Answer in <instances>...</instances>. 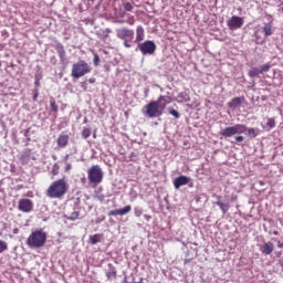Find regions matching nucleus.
<instances>
[{
	"instance_id": "36",
	"label": "nucleus",
	"mask_w": 283,
	"mask_h": 283,
	"mask_svg": "<svg viewBox=\"0 0 283 283\" xmlns=\"http://www.w3.org/2000/svg\"><path fill=\"white\" fill-rule=\"evenodd\" d=\"M259 70H260V72H262V74H264V72H269L271 70V65L270 64H264Z\"/></svg>"
},
{
	"instance_id": "26",
	"label": "nucleus",
	"mask_w": 283,
	"mask_h": 283,
	"mask_svg": "<svg viewBox=\"0 0 283 283\" xmlns=\"http://www.w3.org/2000/svg\"><path fill=\"white\" fill-rule=\"evenodd\" d=\"M260 74H262V71H260V69L256 67L249 71V76L251 78H255V76H260Z\"/></svg>"
},
{
	"instance_id": "8",
	"label": "nucleus",
	"mask_w": 283,
	"mask_h": 283,
	"mask_svg": "<svg viewBox=\"0 0 283 283\" xmlns=\"http://www.w3.org/2000/svg\"><path fill=\"white\" fill-rule=\"evenodd\" d=\"M138 49L144 56L147 54H154L156 52V43H154L151 40H147L144 43H140Z\"/></svg>"
},
{
	"instance_id": "13",
	"label": "nucleus",
	"mask_w": 283,
	"mask_h": 283,
	"mask_svg": "<svg viewBox=\"0 0 283 283\" xmlns=\"http://www.w3.org/2000/svg\"><path fill=\"white\" fill-rule=\"evenodd\" d=\"M70 144V135L62 133L57 137V147H61V149L65 148L66 145Z\"/></svg>"
},
{
	"instance_id": "46",
	"label": "nucleus",
	"mask_w": 283,
	"mask_h": 283,
	"mask_svg": "<svg viewBox=\"0 0 283 283\" xmlns=\"http://www.w3.org/2000/svg\"><path fill=\"white\" fill-rule=\"evenodd\" d=\"M85 85H87L85 82H84V83H82V87H84V90L86 91V90H87V87H85Z\"/></svg>"
},
{
	"instance_id": "20",
	"label": "nucleus",
	"mask_w": 283,
	"mask_h": 283,
	"mask_svg": "<svg viewBox=\"0 0 283 283\" xmlns=\"http://www.w3.org/2000/svg\"><path fill=\"white\" fill-rule=\"evenodd\" d=\"M50 109L54 113V117L56 118V114H59V105H56V99H54V97L50 101Z\"/></svg>"
},
{
	"instance_id": "44",
	"label": "nucleus",
	"mask_w": 283,
	"mask_h": 283,
	"mask_svg": "<svg viewBox=\"0 0 283 283\" xmlns=\"http://www.w3.org/2000/svg\"><path fill=\"white\" fill-rule=\"evenodd\" d=\"M34 85H35L36 87H39V86L41 85V82H39V80H36V81L34 82Z\"/></svg>"
},
{
	"instance_id": "22",
	"label": "nucleus",
	"mask_w": 283,
	"mask_h": 283,
	"mask_svg": "<svg viewBox=\"0 0 283 283\" xmlns=\"http://www.w3.org/2000/svg\"><path fill=\"white\" fill-rule=\"evenodd\" d=\"M55 50L60 59H65V48L63 46V44L61 43L55 44Z\"/></svg>"
},
{
	"instance_id": "27",
	"label": "nucleus",
	"mask_w": 283,
	"mask_h": 283,
	"mask_svg": "<svg viewBox=\"0 0 283 283\" xmlns=\"http://www.w3.org/2000/svg\"><path fill=\"white\" fill-rule=\"evenodd\" d=\"M91 136H92V129L84 128L82 130V138H84L85 140H87V138H90Z\"/></svg>"
},
{
	"instance_id": "1",
	"label": "nucleus",
	"mask_w": 283,
	"mask_h": 283,
	"mask_svg": "<svg viewBox=\"0 0 283 283\" xmlns=\"http://www.w3.org/2000/svg\"><path fill=\"white\" fill-rule=\"evenodd\" d=\"M168 103L167 96H159L157 101H151L146 104L142 112L144 116H147L148 118H159V116H163L165 113Z\"/></svg>"
},
{
	"instance_id": "50",
	"label": "nucleus",
	"mask_w": 283,
	"mask_h": 283,
	"mask_svg": "<svg viewBox=\"0 0 283 283\" xmlns=\"http://www.w3.org/2000/svg\"><path fill=\"white\" fill-rule=\"evenodd\" d=\"M187 262H191V260H185V264H187Z\"/></svg>"
},
{
	"instance_id": "47",
	"label": "nucleus",
	"mask_w": 283,
	"mask_h": 283,
	"mask_svg": "<svg viewBox=\"0 0 283 283\" xmlns=\"http://www.w3.org/2000/svg\"><path fill=\"white\" fill-rule=\"evenodd\" d=\"M125 283H144L143 279L139 282H125Z\"/></svg>"
},
{
	"instance_id": "14",
	"label": "nucleus",
	"mask_w": 283,
	"mask_h": 283,
	"mask_svg": "<svg viewBox=\"0 0 283 283\" xmlns=\"http://www.w3.org/2000/svg\"><path fill=\"white\" fill-rule=\"evenodd\" d=\"M31 156H32V150L30 148L24 149L20 156L21 165H28L30 163Z\"/></svg>"
},
{
	"instance_id": "37",
	"label": "nucleus",
	"mask_w": 283,
	"mask_h": 283,
	"mask_svg": "<svg viewBox=\"0 0 283 283\" xmlns=\"http://www.w3.org/2000/svg\"><path fill=\"white\" fill-rule=\"evenodd\" d=\"M80 216H81V213L78 211H73L71 213L70 220H78Z\"/></svg>"
},
{
	"instance_id": "29",
	"label": "nucleus",
	"mask_w": 283,
	"mask_h": 283,
	"mask_svg": "<svg viewBox=\"0 0 283 283\" xmlns=\"http://www.w3.org/2000/svg\"><path fill=\"white\" fill-rule=\"evenodd\" d=\"M266 127H269V129H273V127H275V118H268Z\"/></svg>"
},
{
	"instance_id": "23",
	"label": "nucleus",
	"mask_w": 283,
	"mask_h": 283,
	"mask_svg": "<svg viewBox=\"0 0 283 283\" xmlns=\"http://www.w3.org/2000/svg\"><path fill=\"white\" fill-rule=\"evenodd\" d=\"M216 206L219 207L223 214H226L229 211V203H224L222 201H216Z\"/></svg>"
},
{
	"instance_id": "41",
	"label": "nucleus",
	"mask_w": 283,
	"mask_h": 283,
	"mask_svg": "<svg viewBox=\"0 0 283 283\" xmlns=\"http://www.w3.org/2000/svg\"><path fill=\"white\" fill-rule=\"evenodd\" d=\"M124 46L125 48H132V45L129 44V42L127 40H124Z\"/></svg>"
},
{
	"instance_id": "32",
	"label": "nucleus",
	"mask_w": 283,
	"mask_h": 283,
	"mask_svg": "<svg viewBox=\"0 0 283 283\" xmlns=\"http://www.w3.org/2000/svg\"><path fill=\"white\" fill-rule=\"evenodd\" d=\"M61 169V167L59 166V164H54L53 168H52V175L53 176H59V170Z\"/></svg>"
},
{
	"instance_id": "18",
	"label": "nucleus",
	"mask_w": 283,
	"mask_h": 283,
	"mask_svg": "<svg viewBox=\"0 0 283 283\" xmlns=\"http://www.w3.org/2000/svg\"><path fill=\"white\" fill-rule=\"evenodd\" d=\"M191 101V96L187 92H180L177 96L178 103H189Z\"/></svg>"
},
{
	"instance_id": "33",
	"label": "nucleus",
	"mask_w": 283,
	"mask_h": 283,
	"mask_svg": "<svg viewBox=\"0 0 283 283\" xmlns=\"http://www.w3.org/2000/svg\"><path fill=\"white\" fill-rule=\"evenodd\" d=\"M124 10H125L126 12H132V10H134V6H133L132 3H129V2H126V3L124 4Z\"/></svg>"
},
{
	"instance_id": "21",
	"label": "nucleus",
	"mask_w": 283,
	"mask_h": 283,
	"mask_svg": "<svg viewBox=\"0 0 283 283\" xmlns=\"http://www.w3.org/2000/svg\"><path fill=\"white\" fill-rule=\"evenodd\" d=\"M111 32H112V30H109V29L101 30L99 32H97V36H98V39H102V41H105V39H109Z\"/></svg>"
},
{
	"instance_id": "11",
	"label": "nucleus",
	"mask_w": 283,
	"mask_h": 283,
	"mask_svg": "<svg viewBox=\"0 0 283 283\" xmlns=\"http://www.w3.org/2000/svg\"><path fill=\"white\" fill-rule=\"evenodd\" d=\"M189 182H191V178L181 175L174 180V187L175 189H179L181 187H185V185H189Z\"/></svg>"
},
{
	"instance_id": "6",
	"label": "nucleus",
	"mask_w": 283,
	"mask_h": 283,
	"mask_svg": "<svg viewBox=\"0 0 283 283\" xmlns=\"http://www.w3.org/2000/svg\"><path fill=\"white\" fill-rule=\"evenodd\" d=\"M87 178L91 185H101L103 182V169L101 166L94 165L87 170Z\"/></svg>"
},
{
	"instance_id": "40",
	"label": "nucleus",
	"mask_w": 283,
	"mask_h": 283,
	"mask_svg": "<svg viewBox=\"0 0 283 283\" xmlns=\"http://www.w3.org/2000/svg\"><path fill=\"white\" fill-rule=\"evenodd\" d=\"M71 170H72V164L66 163V164H65L64 171L67 174V172L71 171Z\"/></svg>"
},
{
	"instance_id": "31",
	"label": "nucleus",
	"mask_w": 283,
	"mask_h": 283,
	"mask_svg": "<svg viewBox=\"0 0 283 283\" xmlns=\"http://www.w3.org/2000/svg\"><path fill=\"white\" fill-rule=\"evenodd\" d=\"M106 277L107 280H112V277H116V269H113L112 271L109 272H106Z\"/></svg>"
},
{
	"instance_id": "4",
	"label": "nucleus",
	"mask_w": 283,
	"mask_h": 283,
	"mask_svg": "<svg viewBox=\"0 0 283 283\" xmlns=\"http://www.w3.org/2000/svg\"><path fill=\"white\" fill-rule=\"evenodd\" d=\"M90 72H92L90 64L84 60H80L72 65L71 76L72 78H81L85 76V74H90Z\"/></svg>"
},
{
	"instance_id": "45",
	"label": "nucleus",
	"mask_w": 283,
	"mask_h": 283,
	"mask_svg": "<svg viewBox=\"0 0 283 283\" xmlns=\"http://www.w3.org/2000/svg\"><path fill=\"white\" fill-rule=\"evenodd\" d=\"M38 96H39V93H35L33 96V99L36 101Z\"/></svg>"
},
{
	"instance_id": "10",
	"label": "nucleus",
	"mask_w": 283,
	"mask_h": 283,
	"mask_svg": "<svg viewBox=\"0 0 283 283\" xmlns=\"http://www.w3.org/2000/svg\"><path fill=\"white\" fill-rule=\"evenodd\" d=\"M116 36L117 39H120L122 41H125L127 39H134V30L123 28L116 30Z\"/></svg>"
},
{
	"instance_id": "12",
	"label": "nucleus",
	"mask_w": 283,
	"mask_h": 283,
	"mask_svg": "<svg viewBox=\"0 0 283 283\" xmlns=\"http://www.w3.org/2000/svg\"><path fill=\"white\" fill-rule=\"evenodd\" d=\"M132 211V206H125L124 208L122 209H116V210H111L108 212V216L112 217V216H127V213H129Z\"/></svg>"
},
{
	"instance_id": "24",
	"label": "nucleus",
	"mask_w": 283,
	"mask_h": 283,
	"mask_svg": "<svg viewBox=\"0 0 283 283\" xmlns=\"http://www.w3.org/2000/svg\"><path fill=\"white\" fill-rule=\"evenodd\" d=\"M103 240V234H94L90 237L91 244H98Z\"/></svg>"
},
{
	"instance_id": "43",
	"label": "nucleus",
	"mask_w": 283,
	"mask_h": 283,
	"mask_svg": "<svg viewBox=\"0 0 283 283\" xmlns=\"http://www.w3.org/2000/svg\"><path fill=\"white\" fill-rule=\"evenodd\" d=\"M88 83H91V84L96 83V78H94V77L90 78V80H88Z\"/></svg>"
},
{
	"instance_id": "7",
	"label": "nucleus",
	"mask_w": 283,
	"mask_h": 283,
	"mask_svg": "<svg viewBox=\"0 0 283 283\" xmlns=\"http://www.w3.org/2000/svg\"><path fill=\"white\" fill-rule=\"evenodd\" d=\"M18 209L22 213H32V211H34V202L32 201V199H20L18 201Z\"/></svg>"
},
{
	"instance_id": "3",
	"label": "nucleus",
	"mask_w": 283,
	"mask_h": 283,
	"mask_svg": "<svg viewBox=\"0 0 283 283\" xmlns=\"http://www.w3.org/2000/svg\"><path fill=\"white\" fill-rule=\"evenodd\" d=\"M45 242H48V233L43 230L33 231L27 239L29 249H41V247H45Z\"/></svg>"
},
{
	"instance_id": "34",
	"label": "nucleus",
	"mask_w": 283,
	"mask_h": 283,
	"mask_svg": "<svg viewBox=\"0 0 283 283\" xmlns=\"http://www.w3.org/2000/svg\"><path fill=\"white\" fill-rule=\"evenodd\" d=\"M125 23H127L128 25H134L136 23V19L134 18V15H130L127 18Z\"/></svg>"
},
{
	"instance_id": "25",
	"label": "nucleus",
	"mask_w": 283,
	"mask_h": 283,
	"mask_svg": "<svg viewBox=\"0 0 283 283\" xmlns=\"http://www.w3.org/2000/svg\"><path fill=\"white\" fill-rule=\"evenodd\" d=\"M247 132H248L249 138H255L258 136V134H260V130H258L255 128H247Z\"/></svg>"
},
{
	"instance_id": "28",
	"label": "nucleus",
	"mask_w": 283,
	"mask_h": 283,
	"mask_svg": "<svg viewBox=\"0 0 283 283\" xmlns=\"http://www.w3.org/2000/svg\"><path fill=\"white\" fill-rule=\"evenodd\" d=\"M168 114H170V116H174V118H180V113H178V111L174 109L172 107L168 108Z\"/></svg>"
},
{
	"instance_id": "15",
	"label": "nucleus",
	"mask_w": 283,
	"mask_h": 283,
	"mask_svg": "<svg viewBox=\"0 0 283 283\" xmlns=\"http://www.w3.org/2000/svg\"><path fill=\"white\" fill-rule=\"evenodd\" d=\"M272 251H275V245H273L272 242H266L261 248V252L264 253V255H271Z\"/></svg>"
},
{
	"instance_id": "48",
	"label": "nucleus",
	"mask_w": 283,
	"mask_h": 283,
	"mask_svg": "<svg viewBox=\"0 0 283 283\" xmlns=\"http://www.w3.org/2000/svg\"><path fill=\"white\" fill-rule=\"evenodd\" d=\"M13 233H19V230H18V229H14V230H13Z\"/></svg>"
},
{
	"instance_id": "19",
	"label": "nucleus",
	"mask_w": 283,
	"mask_h": 283,
	"mask_svg": "<svg viewBox=\"0 0 283 283\" xmlns=\"http://www.w3.org/2000/svg\"><path fill=\"white\" fill-rule=\"evenodd\" d=\"M263 34L265 38L273 34V25L271 23H265L263 27Z\"/></svg>"
},
{
	"instance_id": "5",
	"label": "nucleus",
	"mask_w": 283,
	"mask_h": 283,
	"mask_svg": "<svg viewBox=\"0 0 283 283\" xmlns=\"http://www.w3.org/2000/svg\"><path fill=\"white\" fill-rule=\"evenodd\" d=\"M244 132H247V126L244 124H237L220 130L219 136H222V138H233L237 134H244Z\"/></svg>"
},
{
	"instance_id": "35",
	"label": "nucleus",
	"mask_w": 283,
	"mask_h": 283,
	"mask_svg": "<svg viewBox=\"0 0 283 283\" xmlns=\"http://www.w3.org/2000/svg\"><path fill=\"white\" fill-rule=\"evenodd\" d=\"M134 214L136 216V218H140V216H143V209L138 207L134 208Z\"/></svg>"
},
{
	"instance_id": "39",
	"label": "nucleus",
	"mask_w": 283,
	"mask_h": 283,
	"mask_svg": "<svg viewBox=\"0 0 283 283\" xmlns=\"http://www.w3.org/2000/svg\"><path fill=\"white\" fill-rule=\"evenodd\" d=\"M234 140L235 143H244V136H235Z\"/></svg>"
},
{
	"instance_id": "42",
	"label": "nucleus",
	"mask_w": 283,
	"mask_h": 283,
	"mask_svg": "<svg viewBox=\"0 0 283 283\" xmlns=\"http://www.w3.org/2000/svg\"><path fill=\"white\" fill-rule=\"evenodd\" d=\"M144 218H145V220H147V222H149V220H151V216H149V214H144Z\"/></svg>"
},
{
	"instance_id": "16",
	"label": "nucleus",
	"mask_w": 283,
	"mask_h": 283,
	"mask_svg": "<svg viewBox=\"0 0 283 283\" xmlns=\"http://www.w3.org/2000/svg\"><path fill=\"white\" fill-rule=\"evenodd\" d=\"M140 41H145V29L143 28V25H139L136 29V40H135V43H140Z\"/></svg>"
},
{
	"instance_id": "49",
	"label": "nucleus",
	"mask_w": 283,
	"mask_h": 283,
	"mask_svg": "<svg viewBox=\"0 0 283 283\" xmlns=\"http://www.w3.org/2000/svg\"><path fill=\"white\" fill-rule=\"evenodd\" d=\"M69 158H70V155H66V156H65V160H67Z\"/></svg>"
},
{
	"instance_id": "38",
	"label": "nucleus",
	"mask_w": 283,
	"mask_h": 283,
	"mask_svg": "<svg viewBox=\"0 0 283 283\" xmlns=\"http://www.w3.org/2000/svg\"><path fill=\"white\" fill-rule=\"evenodd\" d=\"M93 63H94L95 66L101 63V57H99L98 54H96V53L94 54Z\"/></svg>"
},
{
	"instance_id": "2",
	"label": "nucleus",
	"mask_w": 283,
	"mask_h": 283,
	"mask_svg": "<svg viewBox=\"0 0 283 283\" xmlns=\"http://www.w3.org/2000/svg\"><path fill=\"white\" fill-rule=\"evenodd\" d=\"M67 191H70V184H67V179L61 178L53 181L45 193L51 200H63Z\"/></svg>"
},
{
	"instance_id": "17",
	"label": "nucleus",
	"mask_w": 283,
	"mask_h": 283,
	"mask_svg": "<svg viewBox=\"0 0 283 283\" xmlns=\"http://www.w3.org/2000/svg\"><path fill=\"white\" fill-rule=\"evenodd\" d=\"M242 101H244V97H234L231 102L228 103V106L231 109H237V107H240V105H242Z\"/></svg>"
},
{
	"instance_id": "30",
	"label": "nucleus",
	"mask_w": 283,
	"mask_h": 283,
	"mask_svg": "<svg viewBox=\"0 0 283 283\" xmlns=\"http://www.w3.org/2000/svg\"><path fill=\"white\" fill-rule=\"evenodd\" d=\"M3 251H8V243L3 240H0V253H3Z\"/></svg>"
},
{
	"instance_id": "9",
	"label": "nucleus",
	"mask_w": 283,
	"mask_h": 283,
	"mask_svg": "<svg viewBox=\"0 0 283 283\" xmlns=\"http://www.w3.org/2000/svg\"><path fill=\"white\" fill-rule=\"evenodd\" d=\"M229 30H240L242 25H244V19L238 15H232L231 19L228 20Z\"/></svg>"
}]
</instances>
